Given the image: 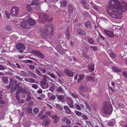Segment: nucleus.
Listing matches in <instances>:
<instances>
[{
    "instance_id": "obj_63",
    "label": "nucleus",
    "mask_w": 127,
    "mask_h": 127,
    "mask_svg": "<svg viewBox=\"0 0 127 127\" xmlns=\"http://www.w3.org/2000/svg\"><path fill=\"white\" fill-rule=\"evenodd\" d=\"M91 47L92 48L93 50L94 51H96L97 49V48L96 47L92 46Z\"/></svg>"
},
{
    "instance_id": "obj_17",
    "label": "nucleus",
    "mask_w": 127,
    "mask_h": 127,
    "mask_svg": "<svg viewBox=\"0 0 127 127\" xmlns=\"http://www.w3.org/2000/svg\"><path fill=\"white\" fill-rule=\"evenodd\" d=\"M82 3L83 4V7L85 8L87 10L89 9V7L86 1L84 0L82 1Z\"/></svg>"
},
{
    "instance_id": "obj_28",
    "label": "nucleus",
    "mask_w": 127,
    "mask_h": 127,
    "mask_svg": "<svg viewBox=\"0 0 127 127\" xmlns=\"http://www.w3.org/2000/svg\"><path fill=\"white\" fill-rule=\"evenodd\" d=\"M57 99L61 101H63L64 100V96L62 95H57Z\"/></svg>"
},
{
    "instance_id": "obj_32",
    "label": "nucleus",
    "mask_w": 127,
    "mask_h": 127,
    "mask_svg": "<svg viewBox=\"0 0 127 127\" xmlns=\"http://www.w3.org/2000/svg\"><path fill=\"white\" fill-rule=\"evenodd\" d=\"M65 33L66 34V37L67 39H69V32L68 29H67V30H66L65 32Z\"/></svg>"
},
{
    "instance_id": "obj_61",
    "label": "nucleus",
    "mask_w": 127,
    "mask_h": 127,
    "mask_svg": "<svg viewBox=\"0 0 127 127\" xmlns=\"http://www.w3.org/2000/svg\"><path fill=\"white\" fill-rule=\"evenodd\" d=\"M40 71L42 73H45L46 72L45 70L44 69H40Z\"/></svg>"
},
{
    "instance_id": "obj_4",
    "label": "nucleus",
    "mask_w": 127,
    "mask_h": 127,
    "mask_svg": "<svg viewBox=\"0 0 127 127\" xmlns=\"http://www.w3.org/2000/svg\"><path fill=\"white\" fill-rule=\"evenodd\" d=\"M16 47L19 52L21 53H22L25 49L24 45L21 43H19L17 44Z\"/></svg>"
},
{
    "instance_id": "obj_34",
    "label": "nucleus",
    "mask_w": 127,
    "mask_h": 127,
    "mask_svg": "<svg viewBox=\"0 0 127 127\" xmlns=\"http://www.w3.org/2000/svg\"><path fill=\"white\" fill-rule=\"evenodd\" d=\"M115 123V121H110L108 123V125L109 126H111L114 125Z\"/></svg>"
},
{
    "instance_id": "obj_26",
    "label": "nucleus",
    "mask_w": 127,
    "mask_h": 127,
    "mask_svg": "<svg viewBox=\"0 0 127 127\" xmlns=\"http://www.w3.org/2000/svg\"><path fill=\"white\" fill-rule=\"evenodd\" d=\"M91 21H88L86 22L85 25L86 28H89L91 27Z\"/></svg>"
},
{
    "instance_id": "obj_48",
    "label": "nucleus",
    "mask_w": 127,
    "mask_h": 127,
    "mask_svg": "<svg viewBox=\"0 0 127 127\" xmlns=\"http://www.w3.org/2000/svg\"><path fill=\"white\" fill-rule=\"evenodd\" d=\"M36 73L39 76H41V74L40 71L37 69H36Z\"/></svg>"
},
{
    "instance_id": "obj_42",
    "label": "nucleus",
    "mask_w": 127,
    "mask_h": 127,
    "mask_svg": "<svg viewBox=\"0 0 127 127\" xmlns=\"http://www.w3.org/2000/svg\"><path fill=\"white\" fill-rule=\"evenodd\" d=\"M5 28L7 30H10L11 29V28L10 26L9 25H7L5 27Z\"/></svg>"
},
{
    "instance_id": "obj_33",
    "label": "nucleus",
    "mask_w": 127,
    "mask_h": 127,
    "mask_svg": "<svg viewBox=\"0 0 127 127\" xmlns=\"http://www.w3.org/2000/svg\"><path fill=\"white\" fill-rule=\"evenodd\" d=\"M47 74L50 76L53 79H55L56 78V77L55 76L54 74L51 73H47Z\"/></svg>"
},
{
    "instance_id": "obj_45",
    "label": "nucleus",
    "mask_w": 127,
    "mask_h": 127,
    "mask_svg": "<svg viewBox=\"0 0 127 127\" xmlns=\"http://www.w3.org/2000/svg\"><path fill=\"white\" fill-rule=\"evenodd\" d=\"M25 62L26 63H29L32 64L33 62V61L30 60H26L25 61Z\"/></svg>"
},
{
    "instance_id": "obj_57",
    "label": "nucleus",
    "mask_w": 127,
    "mask_h": 127,
    "mask_svg": "<svg viewBox=\"0 0 127 127\" xmlns=\"http://www.w3.org/2000/svg\"><path fill=\"white\" fill-rule=\"evenodd\" d=\"M15 77L17 79H18L20 81H22V79L18 76H16Z\"/></svg>"
},
{
    "instance_id": "obj_55",
    "label": "nucleus",
    "mask_w": 127,
    "mask_h": 127,
    "mask_svg": "<svg viewBox=\"0 0 127 127\" xmlns=\"http://www.w3.org/2000/svg\"><path fill=\"white\" fill-rule=\"evenodd\" d=\"M5 69V67L2 65H0V70H4Z\"/></svg>"
},
{
    "instance_id": "obj_30",
    "label": "nucleus",
    "mask_w": 127,
    "mask_h": 127,
    "mask_svg": "<svg viewBox=\"0 0 127 127\" xmlns=\"http://www.w3.org/2000/svg\"><path fill=\"white\" fill-rule=\"evenodd\" d=\"M86 78L90 81H93L94 80L93 78L91 76H87L86 77Z\"/></svg>"
},
{
    "instance_id": "obj_60",
    "label": "nucleus",
    "mask_w": 127,
    "mask_h": 127,
    "mask_svg": "<svg viewBox=\"0 0 127 127\" xmlns=\"http://www.w3.org/2000/svg\"><path fill=\"white\" fill-rule=\"evenodd\" d=\"M15 90L16 89H15V88H13V87L11 88V89L10 90V92L11 93L15 91Z\"/></svg>"
},
{
    "instance_id": "obj_18",
    "label": "nucleus",
    "mask_w": 127,
    "mask_h": 127,
    "mask_svg": "<svg viewBox=\"0 0 127 127\" xmlns=\"http://www.w3.org/2000/svg\"><path fill=\"white\" fill-rule=\"evenodd\" d=\"M38 0H33L32 2L31 3V5L32 6L39 4Z\"/></svg>"
},
{
    "instance_id": "obj_11",
    "label": "nucleus",
    "mask_w": 127,
    "mask_h": 127,
    "mask_svg": "<svg viewBox=\"0 0 127 127\" xmlns=\"http://www.w3.org/2000/svg\"><path fill=\"white\" fill-rule=\"evenodd\" d=\"M46 81L42 80L41 82V87L43 89H45L48 87V85L46 84Z\"/></svg>"
},
{
    "instance_id": "obj_27",
    "label": "nucleus",
    "mask_w": 127,
    "mask_h": 127,
    "mask_svg": "<svg viewBox=\"0 0 127 127\" xmlns=\"http://www.w3.org/2000/svg\"><path fill=\"white\" fill-rule=\"evenodd\" d=\"M3 82L5 83H7L8 82V78L4 76L2 77Z\"/></svg>"
},
{
    "instance_id": "obj_41",
    "label": "nucleus",
    "mask_w": 127,
    "mask_h": 127,
    "mask_svg": "<svg viewBox=\"0 0 127 127\" xmlns=\"http://www.w3.org/2000/svg\"><path fill=\"white\" fill-rule=\"evenodd\" d=\"M75 106L77 109L78 110L80 111L81 110V108L80 105L78 104H75Z\"/></svg>"
},
{
    "instance_id": "obj_56",
    "label": "nucleus",
    "mask_w": 127,
    "mask_h": 127,
    "mask_svg": "<svg viewBox=\"0 0 127 127\" xmlns=\"http://www.w3.org/2000/svg\"><path fill=\"white\" fill-rule=\"evenodd\" d=\"M71 123V121L70 120L67 119L66 121V123L67 125Z\"/></svg>"
},
{
    "instance_id": "obj_10",
    "label": "nucleus",
    "mask_w": 127,
    "mask_h": 127,
    "mask_svg": "<svg viewBox=\"0 0 127 127\" xmlns=\"http://www.w3.org/2000/svg\"><path fill=\"white\" fill-rule=\"evenodd\" d=\"M64 72L69 77H71L73 74V72L69 69H65L64 70Z\"/></svg>"
},
{
    "instance_id": "obj_16",
    "label": "nucleus",
    "mask_w": 127,
    "mask_h": 127,
    "mask_svg": "<svg viewBox=\"0 0 127 127\" xmlns=\"http://www.w3.org/2000/svg\"><path fill=\"white\" fill-rule=\"evenodd\" d=\"M94 64H89L88 65V68L90 72H92L94 71Z\"/></svg>"
},
{
    "instance_id": "obj_36",
    "label": "nucleus",
    "mask_w": 127,
    "mask_h": 127,
    "mask_svg": "<svg viewBox=\"0 0 127 127\" xmlns=\"http://www.w3.org/2000/svg\"><path fill=\"white\" fill-rule=\"evenodd\" d=\"M71 95L74 98H78V96L77 95L75 94L71 93Z\"/></svg>"
},
{
    "instance_id": "obj_7",
    "label": "nucleus",
    "mask_w": 127,
    "mask_h": 127,
    "mask_svg": "<svg viewBox=\"0 0 127 127\" xmlns=\"http://www.w3.org/2000/svg\"><path fill=\"white\" fill-rule=\"evenodd\" d=\"M32 52L33 53L36 54L39 57L42 59H43L44 58V55L40 51L34 50H33Z\"/></svg>"
},
{
    "instance_id": "obj_2",
    "label": "nucleus",
    "mask_w": 127,
    "mask_h": 127,
    "mask_svg": "<svg viewBox=\"0 0 127 127\" xmlns=\"http://www.w3.org/2000/svg\"><path fill=\"white\" fill-rule=\"evenodd\" d=\"M112 110L111 105L108 102L104 103L102 109V112L105 114H111Z\"/></svg>"
},
{
    "instance_id": "obj_37",
    "label": "nucleus",
    "mask_w": 127,
    "mask_h": 127,
    "mask_svg": "<svg viewBox=\"0 0 127 127\" xmlns=\"http://www.w3.org/2000/svg\"><path fill=\"white\" fill-rule=\"evenodd\" d=\"M20 74L22 76L26 75L27 74V73L26 72L23 71H20Z\"/></svg>"
},
{
    "instance_id": "obj_39",
    "label": "nucleus",
    "mask_w": 127,
    "mask_h": 127,
    "mask_svg": "<svg viewBox=\"0 0 127 127\" xmlns=\"http://www.w3.org/2000/svg\"><path fill=\"white\" fill-rule=\"evenodd\" d=\"M78 33L83 35H85L86 34V33L83 30L79 32H78Z\"/></svg>"
},
{
    "instance_id": "obj_21",
    "label": "nucleus",
    "mask_w": 127,
    "mask_h": 127,
    "mask_svg": "<svg viewBox=\"0 0 127 127\" xmlns=\"http://www.w3.org/2000/svg\"><path fill=\"white\" fill-rule=\"evenodd\" d=\"M24 80L26 82L30 83H34L35 81L33 79L29 78H25V79Z\"/></svg>"
},
{
    "instance_id": "obj_14",
    "label": "nucleus",
    "mask_w": 127,
    "mask_h": 127,
    "mask_svg": "<svg viewBox=\"0 0 127 127\" xmlns=\"http://www.w3.org/2000/svg\"><path fill=\"white\" fill-rule=\"evenodd\" d=\"M63 107L65 110V112L66 113H67L68 114H71V112L69 108L67 106H64Z\"/></svg>"
},
{
    "instance_id": "obj_47",
    "label": "nucleus",
    "mask_w": 127,
    "mask_h": 127,
    "mask_svg": "<svg viewBox=\"0 0 127 127\" xmlns=\"http://www.w3.org/2000/svg\"><path fill=\"white\" fill-rule=\"evenodd\" d=\"M30 74L31 76L34 78H36V75L33 73H32V72H30Z\"/></svg>"
},
{
    "instance_id": "obj_1",
    "label": "nucleus",
    "mask_w": 127,
    "mask_h": 127,
    "mask_svg": "<svg viewBox=\"0 0 127 127\" xmlns=\"http://www.w3.org/2000/svg\"><path fill=\"white\" fill-rule=\"evenodd\" d=\"M109 7L111 12L108 14L113 18L121 19L122 14L127 10V4L124 1L120 3L118 0H111L109 2Z\"/></svg>"
},
{
    "instance_id": "obj_44",
    "label": "nucleus",
    "mask_w": 127,
    "mask_h": 127,
    "mask_svg": "<svg viewBox=\"0 0 127 127\" xmlns=\"http://www.w3.org/2000/svg\"><path fill=\"white\" fill-rule=\"evenodd\" d=\"M33 111L34 112L35 114H37L38 112V109L36 108H34L33 110Z\"/></svg>"
},
{
    "instance_id": "obj_35",
    "label": "nucleus",
    "mask_w": 127,
    "mask_h": 127,
    "mask_svg": "<svg viewBox=\"0 0 127 127\" xmlns=\"http://www.w3.org/2000/svg\"><path fill=\"white\" fill-rule=\"evenodd\" d=\"M5 13L7 18L8 19H9L10 18V14L6 11H5Z\"/></svg>"
},
{
    "instance_id": "obj_40",
    "label": "nucleus",
    "mask_w": 127,
    "mask_h": 127,
    "mask_svg": "<svg viewBox=\"0 0 127 127\" xmlns=\"http://www.w3.org/2000/svg\"><path fill=\"white\" fill-rule=\"evenodd\" d=\"M74 112L76 115L78 116H80L81 114V113L78 111H75Z\"/></svg>"
},
{
    "instance_id": "obj_49",
    "label": "nucleus",
    "mask_w": 127,
    "mask_h": 127,
    "mask_svg": "<svg viewBox=\"0 0 127 127\" xmlns=\"http://www.w3.org/2000/svg\"><path fill=\"white\" fill-rule=\"evenodd\" d=\"M21 92L23 93H27L26 91L24 89H22L21 88Z\"/></svg>"
},
{
    "instance_id": "obj_52",
    "label": "nucleus",
    "mask_w": 127,
    "mask_h": 127,
    "mask_svg": "<svg viewBox=\"0 0 127 127\" xmlns=\"http://www.w3.org/2000/svg\"><path fill=\"white\" fill-rule=\"evenodd\" d=\"M9 85L11 88L13 87L14 86V83L12 82H10Z\"/></svg>"
},
{
    "instance_id": "obj_59",
    "label": "nucleus",
    "mask_w": 127,
    "mask_h": 127,
    "mask_svg": "<svg viewBox=\"0 0 127 127\" xmlns=\"http://www.w3.org/2000/svg\"><path fill=\"white\" fill-rule=\"evenodd\" d=\"M31 99V97L30 96H29L26 99V100L27 101H30Z\"/></svg>"
},
{
    "instance_id": "obj_8",
    "label": "nucleus",
    "mask_w": 127,
    "mask_h": 127,
    "mask_svg": "<svg viewBox=\"0 0 127 127\" xmlns=\"http://www.w3.org/2000/svg\"><path fill=\"white\" fill-rule=\"evenodd\" d=\"M67 102L69 106L71 108H74L73 101L70 98L67 99Z\"/></svg>"
},
{
    "instance_id": "obj_38",
    "label": "nucleus",
    "mask_w": 127,
    "mask_h": 127,
    "mask_svg": "<svg viewBox=\"0 0 127 127\" xmlns=\"http://www.w3.org/2000/svg\"><path fill=\"white\" fill-rule=\"evenodd\" d=\"M48 77V76L47 75H44L43 76V80L47 82V79Z\"/></svg>"
},
{
    "instance_id": "obj_51",
    "label": "nucleus",
    "mask_w": 127,
    "mask_h": 127,
    "mask_svg": "<svg viewBox=\"0 0 127 127\" xmlns=\"http://www.w3.org/2000/svg\"><path fill=\"white\" fill-rule=\"evenodd\" d=\"M38 87V86L36 84H33L32 85V87L35 89H36Z\"/></svg>"
},
{
    "instance_id": "obj_23",
    "label": "nucleus",
    "mask_w": 127,
    "mask_h": 127,
    "mask_svg": "<svg viewBox=\"0 0 127 127\" xmlns=\"http://www.w3.org/2000/svg\"><path fill=\"white\" fill-rule=\"evenodd\" d=\"M92 7L97 12H98L99 10H100L101 9V8L100 7L98 6L95 4H93Z\"/></svg>"
},
{
    "instance_id": "obj_64",
    "label": "nucleus",
    "mask_w": 127,
    "mask_h": 127,
    "mask_svg": "<svg viewBox=\"0 0 127 127\" xmlns=\"http://www.w3.org/2000/svg\"><path fill=\"white\" fill-rule=\"evenodd\" d=\"M78 75L77 74H76L74 77V79L75 80H77V79Z\"/></svg>"
},
{
    "instance_id": "obj_12",
    "label": "nucleus",
    "mask_w": 127,
    "mask_h": 127,
    "mask_svg": "<svg viewBox=\"0 0 127 127\" xmlns=\"http://www.w3.org/2000/svg\"><path fill=\"white\" fill-rule=\"evenodd\" d=\"M104 32L109 37L112 38L114 36V34L112 31L104 30Z\"/></svg>"
},
{
    "instance_id": "obj_22",
    "label": "nucleus",
    "mask_w": 127,
    "mask_h": 127,
    "mask_svg": "<svg viewBox=\"0 0 127 127\" xmlns=\"http://www.w3.org/2000/svg\"><path fill=\"white\" fill-rule=\"evenodd\" d=\"M84 77V75L83 74H80L79 75V78L78 80V82L79 83Z\"/></svg>"
},
{
    "instance_id": "obj_5",
    "label": "nucleus",
    "mask_w": 127,
    "mask_h": 127,
    "mask_svg": "<svg viewBox=\"0 0 127 127\" xmlns=\"http://www.w3.org/2000/svg\"><path fill=\"white\" fill-rule=\"evenodd\" d=\"M19 9L17 6L13 7L11 10V13L12 16H17L18 14Z\"/></svg>"
},
{
    "instance_id": "obj_53",
    "label": "nucleus",
    "mask_w": 127,
    "mask_h": 127,
    "mask_svg": "<svg viewBox=\"0 0 127 127\" xmlns=\"http://www.w3.org/2000/svg\"><path fill=\"white\" fill-rule=\"evenodd\" d=\"M85 104L86 106V107H87V109H89V110H90L91 109L89 106L87 104V103H85Z\"/></svg>"
},
{
    "instance_id": "obj_9",
    "label": "nucleus",
    "mask_w": 127,
    "mask_h": 127,
    "mask_svg": "<svg viewBox=\"0 0 127 127\" xmlns=\"http://www.w3.org/2000/svg\"><path fill=\"white\" fill-rule=\"evenodd\" d=\"M79 90L84 92H87L88 90V88L84 85H81L79 87Z\"/></svg>"
},
{
    "instance_id": "obj_29",
    "label": "nucleus",
    "mask_w": 127,
    "mask_h": 127,
    "mask_svg": "<svg viewBox=\"0 0 127 127\" xmlns=\"http://www.w3.org/2000/svg\"><path fill=\"white\" fill-rule=\"evenodd\" d=\"M68 11L70 13H72L73 11L72 7L71 5H69L68 6Z\"/></svg>"
},
{
    "instance_id": "obj_31",
    "label": "nucleus",
    "mask_w": 127,
    "mask_h": 127,
    "mask_svg": "<svg viewBox=\"0 0 127 127\" xmlns=\"http://www.w3.org/2000/svg\"><path fill=\"white\" fill-rule=\"evenodd\" d=\"M89 43L90 44H93L94 42V41L92 38H90L89 39Z\"/></svg>"
},
{
    "instance_id": "obj_58",
    "label": "nucleus",
    "mask_w": 127,
    "mask_h": 127,
    "mask_svg": "<svg viewBox=\"0 0 127 127\" xmlns=\"http://www.w3.org/2000/svg\"><path fill=\"white\" fill-rule=\"evenodd\" d=\"M2 99V98L1 97H0V103L2 104H4L5 103V102L2 100H0V99Z\"/></svg>"
},
{
    "instance_id": "obj_62",
    "label": "nucleus",
    "mask_w": 127,
    "mask_h": 127,
    "mask_svg": "<svg viewBox=\"0 0 127 127\" xmlns=\"http://www.w3.org/2000/svg\"><path fill=\"white\" fill-rule=\"evenodd\" d=\"M55 96L54 95H52L51 97V99L52 100L55 99Z\"/></svg>"
},
{
    "instance_id": "obj_20",
    "label": "nucleus",
    "mask_w": 127,
    "mask_h": 127,
    "mask_svg": "<svg viewBox=\"0 0 127 127\" xmlns=\"http://www.w3.org/2000/svg\"><path fill=\"white\" fill-rule=\"evenodd\" d=\"M52 117L54 119V122L55 123H57L59 120V117H58L56 115H53L52 116Z\"/></svg>"
},
{
    "instance_id": "obj_6",
    "label": "nucleus",
    "mask_w": 127,
    "mask_h": 127,
    "mask_svg": "<svg viewBox=\"0 0 127 127\" xmlns=\"http://www.w3.org/2000/svg\"><path fill=\"white\" fill-rule=\"evenodd\" d=\"M21 25L22 27L24 28L29 29L30 27L29 21L27 20L23 21L21 23Z\"/></svg>"
},
{
    "instance_id": "obj_3",
    "label": "nucleus",
    "mask_w": 127,
    "mask_h": 127,
    "mask_svg": "<svg viewBox=\"0 0 127 127\" xmlns=\"http://www.w3.org/2000/svg\"><path fill=\"white\" fill-rule=\"evenodd\" d=\"M40 18H42L41 20L44 21V20H48L49 22L51 21L53 19L52 17H49L47 15L44 13L41 14L40 16H39V19Z\"/></svg>"
},
{
    "instance_id": "obj_25",
    "label": "nucleus",
    "mask_w": 127,
    "mask_h": 127,
    "mask_svg": "<svg viewBox=\"0 0 127 127\" xmlns=\"http://www.w3.org/2000/svg\"><path fill=\"white\" fill-rule=\"evenodd\" d=\"M112 68L113 70L116 72H120L121 71V69H119L114 66H113Z\"/></svg>"
},
{
    "instance_id": "obj_13",
    "label": "nucleus",
    "mask_w": 127,
    "mask_h": 127,
    "mask_svg": "<svg viewBox=\"0 0 127 127\" xmlns=\"http://www.w3.org/2000/svg\"><path fill=\"white\" fill-rule=\"evenodd\" d=\"M29 24L30 25V26H33L35 25L36 24V21L33 19L30 18L29 20Z\"/></svg>"
},
{
    "instance_id": "obj_24",
    "label": "nucleus",
    "mask_w": 127,
    "mask_h": 127,
    "mask_svg": "<svg viewBox=\"0 0 127 127\" xmlns=\"http://www.w3.org/2000/svg\"><path fill=\"white\" fill-rule=\"evenodd\" d=\"M50 122L49 120H45L43 122L42 124L43 125H48L50 124Z\"/></svg>"
},
{
    "instance_id": "obj_46",
    "label": "nucleus",
    "mask_w": 127,
    "mask_h": 127,
    "mask_svg": "<svg viewBox=\"0 0 127 127\" xmlns=\"http://www.w3.org/2000/svg\"><path fill=\"white\" fill-rule=\"evenodd\" d=\"M110 56L113 58H114L116 57V55L115 54L113 53H111L110 54Z\"/></svg>"
},
{
    "instance_id": "obj_54",
    "label": "nucleus",
    "mask_w": 127,
    "mask_h": 127,
    "mask_svg": "<svg viewBox=\"0 0 127 127\" xmlns=\"http://www.w3.org/2000/svg\"><path fill=\"white\" fill-rule=\"evenodd\" d=\"M29 67L31 69H33L35 68V66L33 65H30Z\"/></svg>"
},
{
    "instance_id": "obj_15",
    "label": "nucleus",
    "mask_w": 127,
    "mask_h": 127,
    "mask_svg": "<svg viewBox=\"0 0 127 127\" xmlns=\"http://www.w3.org/2000/svg\"><path fill=\"white\" fill-rule=\"evenodd\" d=\"M61 6L62 7H65L67 6V2L64 0H62L60 1Z\"/></svg>"
},
{
    "instance_id": "obj_43",
    "label": "nucleus",
    "mask_w": 127,
    "mask_h": 127,
    "mask_svg": "<svg viewBox=\"0 0 127 127\" xmlns=\"http://www.w3.org/2000/svg\"><path fill=\"white\" fill-rule=\"evenodd\" d=\"M27 7L28 10L30 12H31V11L32 10V9L30 7V6L29 5H27Z\"/></svg>"
},
{
    "instance_id": "obj_50",
    "label": "nucleus",
    "mask_w": 127,
    "mask_h": 127,
    "mask_svg": "<svg viewBox=\"0 0 127 127\" xmlns=\"http://www.w3.org/2000/svg\"><path fill=\"white\" fill-rule=\"evenodd\" d=\"M124 76L126 78H127V72L124 71L123 72Z\"/></svg>"
},
{
    "instance_id": "obj_19",
    "label": "nucleus",
    "mask_w": 127,
    "mask_h": 127,
    "mask_svg": "<svg viewBox=\"0 0 127 127\" xmlns=\"http://www.w3.org/2000/svg\"><path fill=\"white\" fill-rule=\"evenodd\" d=\"M56 92L60 93H63L64 92V90L61 86L58 87L56 89Z\"/></svg>"
}]
</instances>
